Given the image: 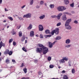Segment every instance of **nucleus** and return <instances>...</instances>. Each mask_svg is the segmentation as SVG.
<instances>
[{
	"label": "nucleus",
	"instance_id": "5",
	"mask_svg": "<svg viewBox=\"0 0 79 79\" xmlns=\"http://www.w3.org/2000/svg\"><path fill=\"white\" fill-rule=\"evenodd\" d=\"M71 22V19H67L65 23V25L68 26V25H69V24Z\"/></svg>",
	"mask_w": 79,
	"mask_h": 79
},
{
	"label": "nucleus",
	"instance_id": "57",
	"mask_svg": "<svg viewBox=\"0 0 79 79\" xmlns=\"http://www.w3.org/2000/svg\"><path fill=\"white\" fill-rule=\"evenodd\" d=\"M6 20H4L3 21V23H6Z\"/></svg>",
	"mask_w": 79,
	"mask_h": 79
},
{
	"label": "nucleus",
	"instance_id": "50",
	"mask_svg": "<svg viewBox=\"0 0 79 79\" xmlns=\"http://www.w3.org/2000/svg\"><path fill=\"white\" fill-rule=\"evenodd\" d=\"M56 42V41H55L52 44V45H54L55 44V43Z\"/></svg>",
	"mask_w": 79,
	"mask_h": 79
},
{
	"label": "nucleus",
	"instance_id": "22",
	"mask_svg": "<svg viewBox=\"0 0 79 79\" xmlns=\"http://www.w3.org/2000/svg\"><path fill=\"white\" fill-rule=\"evenodd\" d=\"M11 33H12V35H15V34H16V32H15V30H13L11 31Z\"/></svg>",
	"mask_w": 79,
	"mask_h": 79
},
{
	"label": "nucleus",
	"instance_id": "52",
	"mask_svg": "<svg viewBox=\"0 0 79 79\" xmlns=\"http://www.w3.org/2000/svg\"><path fill=\"white\" fill-rule=\"evenodd\" d=\"M27 40H25V44H27Z\"/></svg>",
	"mask_w": 79,
	"mask_h": 79
},
{
	"label": "nucleus",
	"instance_id": "14",
	"mask_svg": "<svg viewBox=\"0 0 79 79\" xmlns=\"http://www.w3.org/2000/svg\"><path fill=\"white\" fill-rule=\"evenodd\" d=\"M45 33L46 34H50V31L49 30H46L45 31Z\"/></svg>",
	"mask_w": 79,
	"mask_h": 79
},
{
	"label": "nucleus",
	"instance_id": "40",
	"mask_svg": "<svg viewBox=\"0 0 79 79\" xmlns=\"http://www.w3.org/2000/svg\"><path fill=\"white\" fill-rule=\"evenodd\" d=\"M70 5L71 7H74V2H73L72 4H70Z\"/></svg>",
	"mask_w": 79,
	"mask_h": 79
},
{
	"label": "nucleus",
	"instance_id": "29",
	"mask_svg": "<svg viewBox=\"0 0 79 79\" xmlns=\"http://www.w3.org/2000/svg\"><path fill=\"white\" fill-rule=\"evenodd\" d=\"M19 37H22V32L21 31H20L19 33Z\"/></svg>",
	"mask_w": 79,
	"mask_h": 79
},
{
	"label": "nucleus",
	"instance_id": "25",
	"mask_svg": "<svg viewBox=\"0 0 79 79\" xmlns=\"http://www.w3.org/2000/svg\"><path fill=\"white\" fill-rule=\"evenodd\" d=\"M30 4L31 5H32L34 3V0H30Z\"/></svg>",
	"mask_w": 79,
	"mask_h": 79
},
{
	"label": "nucleus",
	"instance_id": "3",
	"mask_svg": "<svg viewBox=\"0 0 79 79\" xmlns=\"http://www.w3.org/2000/svg\"><path fill=\"white\" fill-rule=\"evenodd\" d=\"M57 9L59 11H63L64 10H66V8L63 6H59L57 7Z\"/></svg>",
	"mask_w": 79,
	"mask_h": 79
},
{
	"label": "nucleus",
	"instance_id": "64",
	"mask_svg": "<svg viewBox=\"0 0 79 79\" xmlns=\"http://www.w3.org/2000/svg\"><path fill=\"white\" fill-rule=\"evenodd\" d=\"M2 61V59L0 57V61Z\"/></svg>",
	"mask_w": 79,
	"mask_h": 79
},
{
	"label": "nucleus",
	"instance_id": "51",
	"mask_svg": "<svg viewBox=\"0 0 79 79\" xmlns=\"http://www.w3.org/2000/svg\"><path fill=\"white\" fill-rule=\"evenodd\" d=\"M62 73H65V71L63 70L62 72Z\"/></svg>",
	"mask_w": 79,
	"mask_h": 79
},
{
	"label": "nucleus",
	"instance_id": "62",
	"mask_svg": "<svg viewBox=\"0 0 79 79\" xmlns=\"http://www.w3.org/2000/svg\"><path fill=\"white\" fill-rule=\"evenodd\" d=\"M5 11H7V10H6V8H5Z\"/></svg>",
	"mask_w": 79,
	"mask_h": 79
},
{
	"label": "nucleus",
	"instance_id": "43",
	"mask_svg": "<svg viewBox=\"0 0 79 79\" xmlns=\"http://www.w3.org/2000/svg\"><path fill=\"white\" fill-rule=\"evenodd\" d=\"M13 45H14V46H15V45H16V42L14 41L13 42Z\"/></svg>",
	"mask_w": 79,
	"mask_h": 79
},
{
	"label": "nucleus",
	"instance_id": "47",
	"mask_svg": "<svg viewBox=\"0 0 79 79\" xmlns=\"http://www.w3.org/2000/svg\"><path fill=\"white\" fill-rule=\"evenodd\" d=\"M24 66V63H22V65L20 66V67H23Z\"/></svg>",
	"mask_w": 79,
	"mask_h": 79
},
{
	"label": "nucleus",
	"instance_id": "48",
	"mask_svg": "<svg viewBox=\"0 0 79 79\" xmlns=\"http://www.w3.org/2000/svg\"><path fill=\"white\" fill-rule=\"evenodd\" d=\"M38 74L39 75H41V74H42V72H38Z\"/></svg>",
	"mask_w": 79,
	"mask_h": 79
},
{
	"label": "nucleus",
	"instance_id": "26",
	"mask_svg": "<svg viewBox=\"0 0 79 79\" xmlns=\"http://www.w3.org/2000/svg\"><path fill=\"white\" fill-rule=\"evenodd\" d=\"M66 19H67V18H66V16L63 17L62 20H63V21H66Z\"/></svg>",
	"mask_w": 79,
	"mask_h": 79
},
{
	"label": "nucleus",
	"instance_id": "16",
	"mask_svg": "<svg viewBox=\"0 0 79 79\" xmlns=\"http://www.w3.org/2000/svg\"><path fill=\"white\" fill-rule=\"evenodd\" d=\"M9 52H10V50L9 49H7L4 52V53L5 54H8Z\"/></svg>",
	"mask_w": 79,
	"mask_h": 79
},
{
	"label": "nucleus",
	"instance_id": "11",
	"mask_svg": "<svg viewBox=\"0 0 79 79\" xmlns=\"http://www.w3.org/2000/svg\"><path fill=\"white\" fill-rule=\"evenodd\" d=\"M69 0H64V3L65 5H68L69 3Z\"/></svg>",
	"mask_w": 79,
	"mask_h": 79
},
{
	"label": "nucleus",
	"instance_id": "1",
	"mask_svg": "<svg viewBox=\"0 0 79 79\" xmlns=\"http://www.w3.org/2000/svg\"><path fill=\"white\" fill-rule=\"evenodd\" d=\"M38 46L40 48H38L36 49V51L37 53H41L43 50V54L44 55H45L48 52V49L47 47H45L44 46L41 44H39Z\"/></svg>",
	"mask_w": 79,
	"mask_h": 79
},
{
	"label": "nucleus",
	"instance_id": "6",
	"mask_svg": "<svg viewBox=\"0 0 79 79\" xmlns=\"http://www.w3.org/2000/svg\"><path fill=\"white\" fill-rule=\"evenodd\" d=\"M31 14H28L26 15H24L23 16V18H31Z\"/></svg>",
	"mask_w": 79,
	"mask_h": 79
},
{
	"label": "nucleus",
	"instance_id": "36",
	"mask_svg": "<svg viewBox=\"0 0 79 79\" xmlns=\"http://www.w3.org/2000/svg\"><path fill=\"white\" fill-rule=\"evenodd\" d=\"M8 19H9L10 20V21H13V18L12 17H8Z\"/></svg>",
	"mask_w": 79,
	"mask_h": 79
},
{
	"label": "nucleus",
	"instance_id": "27",
	"mask_svg": "<svg viewBox=\"0 0 79 79\" xmlns=\"http://www.w3.org/2000/svg\"><path fill=\"white\" fill-rule=\"evenodd\" d=\"M55 6L53 4H51L50 7L51 8H54Z\"/></svg>",
	"mask_w": 79,
	"mask_h": 79
},
{
	"label": "nucleus",
	"instance_id": "2",
	"mask_svg": "<svg viewBox=\"0 0 79 79\" xmlns=\"http://www.w3.org/2000/svg\"><path fill=\"white\" fill-rule=\"evenodd\" d=\"M54 33H55L56 34H58L59 33V28H56L55 30H52L51 32H50L51 34L53 35Z\"/></svg>",
	"mask_w": 79,
	"mask_h": 79
},
{
	"label": "nucleus",
	"instance_id": "38",
	"mask_svg": "<svg viewBox=\"0 0 79 79\" xmlns=\"http://www.w3.org/2000/svg\"><path fill=\"white\" fill-rule=\"evenodd\" d=\"M54 67V65H49V68H53Z\"/></svg>",
	"mask_w": 79,
	"mask_h": 79
},
{
	"label": "nucleus",
	"instance_id": "61",
	"mask_svg": "<svg viewBox=\"0 0 79 79\" xmlns=\"http://www.w3.org/2000/svg\"><path fill=\"white\" fill-rule=\"evenodd\" d=\"M36 8H39V6H36Z\"/></svg>",
	"mask_w": 79,
	"mask_h": 79
},
{
	"label": "nucleus",
	"instance_id": "9",
	"mask_svg": "<svg viewBox=\"0 0 79 79\" xmlns=\"http://www.w3.org/2000/svg\"><path fill=\"white\" fill-rule=\"evenodd\" d=\"M65 26L67 29H71V27L69 25L65 26Z\"/></svg>",
	"mask_w": 79,
	"mask_h": 79
},
{
	"label": "nucleus",
	"instance_id": "59",
	"mask_svg": "<svg viewBox=\"0 0 79 79\" xmlns=\"http://www.w3.org/2000/svg\"><path fill=\"white\" fill-rule=\"evenodd\" d=\"M68 12H65V14H66L67 15H68Z\"/></svg>",
	"mask_w": 79,
	"mask_h": 79
},
{
	"label": "nucleus",
	"instance_id": "44",
	"mask_svg": "<svg viewBox=\"0 0 79 79\" xmlns=\"http://www.w3.org/2000/svg\"><path fill=\"white\" fill-rule=\"evenodd\" d=\"M2 46L4 47H5V44L4 43L3 44V42H2Z\"/></svg>",
	"mask_w": 79,
	"mask_h": 79
},
{
	"label": "nucleus",
	"instance_id": "23",
	"mask_svg": "<svg viewBox=\"0 0 79 79\" xmlns=\"http://www.w3.org/2000/svg\"><path fill=\"white\" fill-rule=\"evenodd\" d=\"M61 39V37L60 36H58L56 38V40H60V39Z\"/></svg>",
	"mask_w": 79,
	"mask_h": 79
},
{
	"label": "nucleus",
	"instance_id": "41",
	"mask_svg": "<svg viewBox=\"0 0 79 79\" xmlns=\"http://www.w3.org/2000/svg\"><path fill=\"white\" fill-rule=\"evenodd\" d=\"M51 36H52V35H46V37H51Z\"/></svg>",
	"mask_w": 79,
	"mask_h": 79
},
{
	"label": "nucleus",
	"instance_id": "12",
	"mask_svg": "<svg viewBox=\"0 0 79 79\" xmlns=\"http://www.w3.org/2000/svg\"><path fill=\"white\" fill-rule=\"evenodd\" d=\"M65 61L63 58L62 59H61L59 60L60 63H64Z\"/></svg>",
	"mask_w": 79,
	"mask_h": 79
},
{
	"label": "nucleus",
	"instance_id": "19",
	"mask_svg": "<svg viewBox=\"0 0 79 79\" xmlns=\"http://www.w3.org/2000/svg\"><path fill=\"white\" fill-rule=\"evenodd\" d=\"M71 42V41L70 40L68 39L67 40H66L65 43L66 44H69L70 43V42Z\"/></svg>",
	"mask_w": 79,
	"mask_h": 79
},
{
	"label": "nucleus",
	"instance_id": "21",
	"mask_svg": "<svg viewBox=\"0 0 79 79\" xmlns=\"http://www.w3.org/2000/svg\"><path fill=\"white\" fill-rule=\"evenodd\" d=\"M13 54V52L11 50L9 52V53L8 54V55H9L10 56H11V55Z\"/></svg>",
	"mask_w": 79,
	"mask_h": 79
},
{
	"label": "nucleus",
	"instance_id": "34",
	"mask_svg": "<svg viewBox=\"0 0 79 79\" xmlns=\"http://www.w3.org/2000/svg\"><path fill=\"white\" fill-rule=\"evenodd\" d=\"M2 47V41H1L0 42V48H1Z\"/></svg>",
	"mask_w": 79,
	"mask_h": 79
},
{
	"label": "nucleus",
	"instance_id": "46",
	"mask_svg": "<svg viewBox=\"0 0 79 79\" xmlns=\"http://www.w3.org/2000/svg\"><path fill=\"white\" fill-rule=\"evenodd\" d=\"M43 3H44V2L42 1H40V5H42V4H43Z\"/></svg>",
	"mask_w": 79,
	"mask_h": 79
},
{
	"label": "nucleus",
	"instance_id": "28",
	"mask_svg": "<svg viewBox=\"0 0 79 79\" xmlns=\"http://www.w3.org/2000/svg\"><path fill=\"white\" fill-rule=\"evenodd\" d=\"M51 60H52V57L50 56H48V61H51Z\"/></svg>",
	"mask_w": 79,
	"mask_h": 79
},
{
	"label": "nucleus",
	"instance_id": "33",
	"mask_svg": "<svg viewBox=\"0 0 79 79\" xmlns=\"http://www.w3.org/2000/svg\"><path fill=\"white\" fill-rule=\"evenodd\" d=\"M71 44H68L66 46H65V47H67V48H69V47H71Z\"/></svg>",
	"mask_w": 79,
	"mask_h": 79
},
{
	"label": "nucleus",
	"instance_id": "24",
	"mask_svg": "<svg viewBox=\"0 0 79 79\" xmlns=\"http://www.w3.org/2000/svg\"><path fill=\"white\" fill-rule=\"evenodd\" d=\"M23 70L24 73L26 74L27 72V69H26V68H24L23 69Z\"/></svg>",
	"mask_w": 79,
	"mask_h": 79
},
{
	"label": "nucleus",
	"instance_id": "58",
	"mask_svg": "<svg viewBox=\"0 0 79 79\" xmlns=\"http://www.w3.org/2000/svg\"><path fill=\"white\" fill-rule=\"evenodd\" d=\"M68 15H71V14L69 13H68Z\"/></svg>",
	"mask_w": 79,
	"mask_h": 79
},
{
	"label": "nucleus",
	"instance_id": "30",
	"mask_svg": "<svg viewBox=\"0 0 79 79\" xmlns=\"http://www.w3.org/2000/svg\"><path fill=\"white\" fill-rule=\"evenodd\" d=\"M13 41V39L12 38L11 39L9 40V43L10 44V43H11V42H12Z\"/></svg>",
	"mask_w": 79,
	"mask_h": 79
},
{
	"label": "nucleus",
	"instance_id": "32",
	"mask_svg": "<svg viewBox=\"0 0 79 79\" xmlns=\"http://www.w3.org/2000/svg\"><path fill=\"white\" fill-rule=\"evenodd\" d=\"M63 58L64 61V60H65V61H68V59L66 57H63Z\"/></svg>",
	"mask_w": 79,
	"mask_h": 79
},
{
	"label": "nucleus",
	"instance_id": "53",
	"mask_svg": "<svg viewBox=\"0 0 79 79\" xmlns=\"http://www.w3.org/2000/svg\"><path fill=\"white\" fill-rule=\"evenodd\" d=\"M25 5H23V6L21 7L22 8H24V7H25Z\"/></svg>",
	"mask_w": 79,
	"mask_h": 79
},
{
	"label": "nucleus",
	"instance_id": "18",
	"mask_svg": "<svg viewBox=\"0 0 79 79\" xmlns=\"http://www.w3.org/2000/svg\"><path fill=\"white\" fill-rule=\"evenodd\" d=\"M45 17V15H44L43 16H41L39 18L40 19H43Z\"/></svg>",
	"mask_w": 79,
	"mask_h": 79
},
{
	"label": "nucleus",
	"instance_id": "63",
	"mask_svg": "<svg viewBox=\"0 0 79 79\" xmlns=\"http://www.w3.org/2000/svg\"><path fill=\"white\" fill-rule=\"evenodd\" d=\"M58 68H59V69H60V68H61V67H60V66H59V67H58Z\"/></svg>",
	"mask_w": 79,
	"mask_h": 79
},
{
	"label": "nucleus",
	"instance_id": "60",
	"mask_svg": "<svg viewBox=\"0 0 79 79\" xmlns=\"http://www.w3.org/2000/svg\"><path fill=\"white\" fill-rule=\"evenodd\" d=\"M36 37H39V35H36Z\"/></svg>",
	"mask_w": 79,
	"mask_h": 79
},
{
	"label": "nucleus",
	"instance_id": "7",
	"mask_svg": "<svg viewBox=\"0 0 79 79\" xmlns=\"http://www.w3.org/2000/svg\"><path fill=\"white\" fill-rule=\"evenodd\" d=\"M39 30L40 31H42L44 30V27L42 25H40L39 26Z\"/></svg>",
	"mask_w": 79,
	"mask_h": 79
},
{
	"label": "nucleus",
	"instance_id": "13",
	"mask_svg": "<svg viewBox=\"0 0 79 79\" xmlns=\"http://www.w3.org/2000/svg\"><path fill=\"white\" fill-rule=\"evenodd\" d=\"M32 28V24H30L29 26L27 27V29L28 30L31 29Z\"/></svg>",
	"mask_w": 79,
	"mask_h": 79
},
{
	"label": "nucleus",
	"instance_id": "54",
	"mask_svg": "<svg viewBox=\"0 0 79 79\" xmlns=\"http://www.w3.org/2000/svg\"><path fill=\"white\" fill-rule=\"evenodd\" d=\"M69 66H71V64H70V63H69Z\"/></svg>",
	"mask_w": 79,
	"mask_h": 79
},
{
	"label": "nucleus",
	"instance_id": "55",
	"mask_svg": "<svg viewBox=\"0 0 79 79\" xmlns=\"http://www.w3.org/2000/svg\"><path fill=\"white\" fill-rule=\"evenodd\" d=\"M25 79H29V77H25Z\"/></svg>",
	"mask_w": 79,
	"mask_h": 79
},
{
	"label": "nucleus",
	"instance_id": "17",
	"mask_svg": "<svg viewBox=\"0 0 79 79\" xmlns=\"http://www.w3.org/2000/svg\"><path fill=\"white\" fill-rule=\"evenodd\" d=\"M63 79H68V77L67 75H64L63 77Z\"/></svg>",
	"mask_w": 79,
	"mask_h": 79
},
{
	"label": "nucleus",
	"instance_id": "49",
	"mask_svg": "<svg viewBox=\"0 0 79 79\" xmlns=\"http://www.w3.org/2000/svg\"><path fill=\"white\" fill-rule=\"evenodd\" d=\"M12 62H13V63H15V60L14 59H13L12 60Z\"/></svg>",
	"mask_w": 79,
	"mask_h": 79
},
{
	"label": "nucleus",
	"instance_id": "56",
	"mask_svg": "<svg viewBox=\"0 0 79 79\" xmlns=\"http://www.w3.org/2000/svg\"><path fill=\"white\" fill-rule=\"evenodd\" d=\"M2 0H0V4L2 3Z\"/></svg>",
	"mask_w": 79,
	"mask_h": 79
},
{
	"label": "nucleus",
	"instance_id": "45",
	"mask_svg": "<svg viewBox=\"0 0 79 79\" xmlns=\"http://www.w3.org/2000/svg\"><path fill=\"white\" fill-rule=\"evenodd\" d=\"M74 23H75V24H77V23H78V22H77V21L76 20H75Z\"/></svg>",
	"mask_w": 79,
	"mask_h": 79
},
{
	"label": "nucleus",
	"instance_id": "10",
	"mask_svg": "<svg viewBox=\"0 0 79 79\" xmlns=\"http://www.w3.org/2000/svg\"><path fill=\"white\" fill-rule=\"evenodd\" d=\"M49 44V48H52L53 47V44H52V43L51 42H48Z\"/></svg>",
	"mask_w": 79,
	"mask_h": 79
},
{
	"label": "nucleus",
	"instance_id": "35",
	"mask_svg": "<svg viewBox=\"0 0 79 79\" xmlns=\"http://www.w3.org/2000/svg\"><path fill=\"white\" fill-rule=\"evenodd\" d=\"M18 18L19 19V20L20 21H23L24 20V19L21 17H18Z\"/></svg>",
	"mask_w": 79,
	"mask_h": 79
},
{
	"label": "nucleus",
	"instance_id": "15",
	"mask_svg": "<svg viewBox=\"0 0 79 79\" xmlns=\"http://www.w3.org/2000/svg\"><path fill=\"white\" fill-rule=\"evenodd\" d=\"M26 38L24 36H23L21 39V41L22 42H23L25 40Z\"/></svg>",
	"mask_w": 79,
	"mask_h": 79
},
{
	"label": "nucleus",
	"instance_id": "8",
	"mask_svg": "<svg viewBox=\"0 0 79 79\" xmlns=\"http://www.w3.org/2000/svg\"><path fill=\"white\" fill-rule=\"evenodd\" d=\"M30 37H34V32L33 31H31L30 33Z\"/></svg>",
	"mask_w": 79,
	"mask_h": 79
},
{
	"label": "nucleus",
	"instance_id": "37",
	"mask_svg": "<svg viewBox=\"0 0 79 79\" xmlns=\"http://www.w3.org/2000/svg\"><path fill=\"white\" fill-rule=\"evenodd\" d=\"M72 73H73V74H74V73H75V70H74V69H72Z\"/></svg>",
	"mask_w": 79,
	"mask_h": 79
},
{
	"label": "nucleus",
	"instance_id": "31",
	"mask_svg": "<svg viewBox=\"0 0 79 79\" xmlns=\"http://www.w3.org/2000/svg\"><path fill=\"white\" fill-rule=\"evenodd\" d=\"M22 50L24 52H27V50H26V49L24 48V47H23V48H22Z\"/></svg>",
	"mask_w": 79,
	"mask_h": 79
},
{
	"label": "nucleus",
	"instance_id": "20",
	"mask_svg": "<svg viewBox=\"0 0 79 79\" xmlns=\"http://www.w3.org/2000/svg\"><path fill=\"white\" fill-rule=\"evenodd\" d=\"M5 62L6 63H7V64H8V63H10V60L8 59H6Z\"/></svg>",
	"mask_w": 79,
	"mask_h": 79
},
{
	"label": "nucleus",
	"instance_id": "39",
	"mask_svg": "<svg viewBox=\"0 0 79 79\" xmlns=\"http://www.w3.org/2000/svg\"><path fill=\"white\" fill-rule=\"evenodd\" d=\"M40 39H43L44 38V37L43 36V35H40Z\"/></svg>",
	"mask_w": 79,
	"mask_h": 79
},
{
	"label": "nucleus",
	"instance_id": "4",
	"mask_svg": "<svg viewBox=\"0 0 79 79\" xmlns=\"http://www.w3.org/2000/svg\"><path fill=\"white\" fill-rule=\"evenodd\" d=\"M62 15V13H60L58 14L57 16L56 15H53L51 16L52 18H57L58 19H60V17H61V16Z\"/></svg>",
	"mask_w": 79,
	"mask_h": 79
},
{
	"label": "nucleus",
	"instance_id": "42",
	"mask_svg": "<svg viewBox=\"0 0 79 79\" xmlns=\"http://www.w3.org/2000/svg\"><path fill=\"white\" fill-rule=\"evenodd\" d=\"M61 25V23H59L56 24L57 26H59Z\"/></svg>",
	"mask_w": 79,
	"mask_h": 79
}]
</instances>
